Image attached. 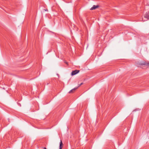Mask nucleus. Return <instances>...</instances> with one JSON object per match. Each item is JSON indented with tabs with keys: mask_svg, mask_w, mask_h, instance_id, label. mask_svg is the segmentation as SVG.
<instances>
[{
	"mask_svg": "<svg viewBox=\"0 0 149 149\" xmlns=\"http://www.w3.org/2000/svg\"><path fill=\"white\" fill-rule=\"evenodd\" d=\"M63 146V144L62 143V140H61L60 144V146H59V149H62Z\"/></svg>",
	"mask_w": 149,
	"mask_h": 149,
	"instance_id": "423d86ee",
	"label": "nucleus"
},
{
	"mask_svg": "<svg viewBox=\"0 0 149 149\" xmlns=\"http://www.w3.org/2000/svg\"><path fill=\"white\" fill-rule=\"evenodd\" d=\"M44 149H47L45 147L44 148Z\"/></svg>",
	"mask_w": 149,
	"mask_h": 149,
	"instance_id": "0eeeda50",
	"label": "nucleus"
},
{
	"mask_svg": "<svg viewBox=\"0 0 149 149\" xmlns=\"http://www.w3.org/2000/svg\"><path fill=\"white\" fill-rule=\"evenodd\" d=\"M79 72V70H75L73 71L72 72L71 75H74L78 73Z\"/></svg>",
	"mask_w": 149,
	"mask_h": 149,
	"instance_id": "7ed1b4c3",
	"label": "nucleus"
},
{
	"mask_svg": "<svg viewBox=\"0 0 149 149\" xmlns=\"http://www.w3.org/2000/svg\"><path fill=\"white\" fill-rule=\"evenodd\" d=\"M149 19V12L146 13L144 16V18H142V21L144 22Z\"/></svg>",
	"mask_w": 149,
	"mask_h": 149,
	"instance_id": "f257e3e1",
	"label": "nucleus"
},
{
	"mask_svg": "<svg viewBox=\"0 0 149 149\" xmlns=\"http://www.w3.org/2000/svg\"><path fill=\"white\" fill-rule=\"evenodd\" d=\"M99 7L98 5H93V6L90 9L91 10H95Z\"/></svg>",
	"mask_w": 149,
	"mask_h": 149,
	"instance_id": "39448f33",
	"label": "nucleus"
},
{
	"mask_svg": "<svg viewBox=\"0 0 149 149\" xmlns=\"http://www.w3.org/2000/svg\"><path fill=\"white\" fill-rule=\"evenodd\" d=\"M140 65H146L147 66H149V62H143V63H141Z\"/></svg>",
	"mask_w": 149,
	"mask_h": 149,
	"instance_id": "20e7f679",
	"label": "nucleus"
},
{
	"mask_svg": "<svg viewBox=\"0 0 149 149\" xmlns=\"http://www.w3.org/2000/svg\"><path fill=\"white\" fill-rule=\"evenodd\" d=\"M83 84V83H81L79 85V86L77 87H76V88H74L73 89H72L69 92V93H73L78 88V87H79V86H81V85H82Z\"/></svg>",
	"mask_w": 149,
	"mask_h": 149,
	"instance_id": "f03ea898",
	"label": "nucleus"
},
{
	"mask_svg": "<svg viewBox=\"0 0 149 149\" xmlns=\"http://www.w3.org/2000/svg\"><path fill=\"white\" fill-rule=\"evenodd\" d=\"M65 63L66 64H67V62H65Z\"/></svg>",
	"mask_w": 149,
	"mask_h": 149,
	"instance_id": "6e6552de",
	"label": "nucleus"
}]
</instances>
